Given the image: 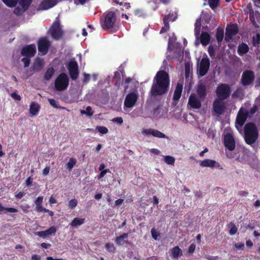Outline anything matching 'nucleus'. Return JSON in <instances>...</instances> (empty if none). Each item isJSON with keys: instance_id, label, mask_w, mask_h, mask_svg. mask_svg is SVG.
<instances>
[{"instance_id": "nucleus-1", "label": "nucleus", "mask_w": 260, "mask_h": 260, "mask_svg": "<svg viewBox=\"0 0 260 260\" xmlns=\"http://www.w3.org/2000/svg\"><path fill=\"white\" fill-rule=\"evenodd\" d=\"M170 83L169 74L163 70L159 71L153 78L149 95L155 98L165 94L169 89Z\"/></svg>"}, {"instance_id": "nucleus-2", "label": "nucleus", "mask_w": 260, "mask_h": 260, "mask_svg": "<svg viewBox=\"0 0 260 260\" xmlns=\"http://www.w3.org/2000/svg\"><path fill=\"white\" fill-rule=\"evenodd\" d=\"M244 138L246 144L252 145L257 140L258 131L256 124L253 122L246 123L244 127Z\"/></svg>"}, {"instance_id": "nucleus-3", "label": "nucleus", "mask_w": 260, "mask_h": 260, "mask_svg": "<svg viewBox=\"0 0 260 260\" xmlns=\"http://www.w3.org/2000/svg\"><path fill=\"white\" fill-rule=\"evenodd\" d=\"M69 83V80L68 75L64 73H60L55 80V88L59 91L64 90L68 88Z\"/></svg>"}, {"instance_id": "nucleus-4", "label": "nucleus", "mask_w": 260, "mask_h": 260, "mask_svg": "<svg viewBox=\"0 0 260 260\" xmlns=\"http://www.w3.org/2000/svg\"><path fill=\"white\" fill-rule=\"evenodd\" d=\"M105 19L101 23L102 28L105 30L113 28L116 21V16L115 12L111 11L105 13Z\"/></svg>"}, {"instance_id": "nucleus-5", "label": "nucleus", "mask_w": 260, "mask_h": 260, "mask_svg": "<svg viewBox=\"0 0 260 260\" xmlns=\"http://www.w3.org/2000/svg\"><path fill=\"white\" fill-rule=\"evenodd\" d=\"M231 93L230 86L225 83H221L218 85L216 89V94L218 99L224 100L228 99Z\"/></svg>"}, {"instance_id": "nucleus-6", "label": "nucleus", "mask_w": 260, "mask_h": 260, "mask_svg": "<svg viewBox=\"0 0 260 260\" xmlns=\"http://www.w3.org/2000/svg\"><path fill=\"white\" fill-rule=\"evenodd\" d=\"M50 32L51 37L56 40H58L61 38L63 36V30H62L58 18H56L55 21L52 24Z\"/></svg>"}, {"instance_id": "nucleus-7", "label": "nucleus", "mask_w": 260, "mask_h": 260, "mask_svg": "<svg viewBox=\"0 0 260 260\" xmlns=\"http://www.w3.org/2000/svg\"><path fill=\"white\" fill-rule=\"evenodd\" d=\"M248 116L247 110L241 108L237 115L235 126L239 132H241L242 127L244 124Z\"/></svg>"}, {"instance_id": "nucleus-8", "label": "nucleus", "mask_w": 260, "mask_h": 260, "mask_svg": "<svg viewBox=\"0 0 260 260\" xmlns=\"http://www.w3.org/2000/svg\"><path fill=\"white\" fill-rule=\"evenodd\" d=\"M51 46L50 41L47 37H41L38 42V49L39 53L41 55H46Z\"/></svg>"}, {"instance_id": "nucleus-9", "label": "nucleus", "mask_w": 260, "mask_h": 260, "mask_svg": "<svg viewBox=\"0 0 260 260\" xmlns=\"http://www.w3.org/2000/svg\"><path fill=\"white\" fill-rule=\"evenodd\" d=\"M255 79L254 72L252 70H245L242 75L241 84L243 86H247L251 85Z\"/></svg>"}, {"instance_id": "nucleus-10", "label": "nucleus", "mask_w": 260, "mask_h": 260, "mask_svg": "<svg viewBox=\"0 0 260 260\" xmlns=\"http://www.w3.org/2000/svg\"><path fill=\"white\" fill-rule=\"evenodd\" d=\"M238 32L239 27L237 24L234 23L228 25L225 28V41L226 43L229 42Z\"/></svg>"}, {"instance_id": "nucleus-11", "label": "nucleus", "mask_w": 260, "mask_h": 260, "mask_svg": "<svg viewBox=\"0 0 260 260\" xmlns=\"http://www.w3.org/2000/svg\"><path fill=\"white\" fill-rule=\"evenodd\" d=\"M223 143L225 149L230 151L235 150L236 148V142L232 133H228L224 135Z\"/></svg>"}, {"instance_id": "nucleus-12", "label": "nucleus", "mask_w": 260, "mask_h": 260, "mask_svg": "<svg viewBox=\"0 0 260 260\" xmlns=\"http://www.w3.org/2000/svg\"><path fill=\"white\" fill-rule=\"evenodd\" d=\"M138 98V94L135 92L128 93L124 99V107L127 108H132L135 106Z\"/></svg>"}, {"instance_id": "nucleus-13", "label": "nucleus", "mask_w": 260, "mask_h": 260, "mask_svg": "<svg viewBox=\"0 0 260 260\" xmlns=\"http://www.w3.org/2000/svg\"><path fill=\"white\" fill-rule=\"evenodd\" d=\"M177 18V14L176 13H170L169 14L165 15L164 17L163 22L164 26L161 28L160 34L167 32L170 29L169 22H173L176 20Z\"/></svg>"}, {"instance_id": "nucleus-14", "label": "nucleus", "mask_w": 260, "mask_h": 260, "mask_svg": "<svg viewBox=\"0 0 260 260\" xmlns=\"http://www.w3.org/2000/svg\"><path fill=\"white\" fill-rule=\"evenodd\" d=\"M68 70L71 78L73 80H76L79 74L78 64L76 60H71L68 64Z\"/></svg>"}, {"instance_id": "nucleus-15", "label": "nucleus", "mask_w": 260, "mask_h": 260, "mask_svg": "<svg viewBox=\"0 0 260 260\" xmlns=\"http://www.w3.org/2000/svg\"><path fill=\"white\" fill-rule=\"evenodd\" d=\"M210 66V59L207 57H203L200 63L198 73L201 77L204 76L208 72Z\"/></svg>"}, {"instance_id": "nucleus-16", "label": "nucleus", "mask_w": 260, "mask_h": 260, "mask_svg": "<svg viewBox=\"0 0 260 260\" xmlns=\"http://www.w3.org/2000/svg\"><path fill=\"white\" fill-rule=\"evenodd\" d=\"M203 100L194 93H191L188 99V104L193 109H199L201 107Z\"/></svg>"}, {"instance_id": "nucleus-17", "label": "nucleus", "mask_w": 260, "mask_h": 260, "mask_svg": "<svg viewBox=\"0 0 260 260\" xmlns=\"http://www.w3.org/2000/svg\"><path fill=\"white\" fill-rule=\"evenodd\" d=\"M36 52V46L34 44L28 45L24 46L21 50V54L23 56L31 57Z\"/></svg>"}, {"instance_id": "nucleus-18", "label": "nucleus", "mask_w": 260, "mask_h": 260, "mask_svg": "<svg viewBox=\"0 0 260 260\" xmlns=\"http://www.w3.org/2000/svg\"><path fill=\"white\" fill-rule=\"evenodd\" d=\"M142 134L144 136H148L151 135L153 137L158 138H168V137L164 133L158 130L152 128L143 129L142 131Z\"/></svg>"}, {"instance_id": "nucleus-19", "label": "nucleus", "mask_w": 260, "mask_h": 260, "mask_svg": "<svg viewBox=\"0 0 260 260\" xmlns=\"http://www.w3.org/2000/svg\"><path fill=\"white\" fill-rule=\"evenodd\" d=\"M200 165L202 167H215L220 169H222L219 162L216 161L214 160H212L210 159H205L203 160H202L200 164Z\"/></svg>"}, {"instance_id": "nucleus-20", "label": "nucleus", "mask_w": 260, "mask_h": 260, "mask_svg": "<svg viewBox=\"0 0 260 260\" xmlns=\"http://www.w3.org/2000/svg\"><path fill=\"white\" fill-rule=\"evenodd\" d=\"M197 96L201 99H204L207 95V88L205 84L202 82H199L197 86Z\"/></svg>"}, {"instance_id": "nucleus-21", "label": "nucleus", "mask_w": 260, "mask_h": 260, "mask_svg": "<svg viewBox=\"0 0 260 260\" xmlns=\"http://www.w3.org/2000/svg\"><path fill=\"white\" fill-rule=\"evenodd\" d=\"M221 101L220 100H215L213 103L214 111L219 115L222 114L225 109V106Z\"/></svg>"}, {"instance_id": "nucleus-22", "label": "nucleus", "mask_w": 260, "mask_h": 260, "mask_svg": "<svg viewBox=\"0 0 260 260\" xmlns=\"http://www.w3.org/2000/svg\"><path fill=\"white\" fill-rule=\"evenodd\" d=\"M56 231V228L55 226H52L46 230L37 232L36 235L39 236L40 237L45 238L47 236H49L51 235L52 234H55Z\"/></svg>"}, {"instance_id": "nucleus-23", "label": "nucleus", "mask_w": 260, "mask_h": 260, "mask_svg": "<svg viewBox=\"0 0 260 260\" xmlns=\"http://www.w3.org/2000/svg\"><path fill=\"white\" fill-rule=\"evenodd\" d=\"M56 3L53 0H44L39 5V9L42 10H46L53 7Z\"/></svg>"}, {"instance_id": "nucleus-24", "label": "nucleus", "mask_w": 260, "mask_h": 260, "mask_svg": "<svg viewBox=\"0 0 260 260\" xmlns=\"http://www.w3.org/2000/svg\"><path fill=\"white\" fill-rule=\"evenodd\" d=\"M249 48L245 43H240L238 46L237 52L238 54L242 56L249 52Z\"/></svg>"}, {"instance_id": "nucleus-25", "label": "nucleus", "mask_w": 260, "mask_h": 260, "mask_svg": "<svg viewBox=\"0 0 260 260\" xmlns=\"http://www.w3.org/2000/svg\"><path fill=\"white\" fill-rule=\"evenodd\" d=\"M183 90V86L180 83H177L173 95V100L174 101H178L181 95Z\"/></svg>"}, {"instance_id": "nucleus-26", "label": "nucleus", "mask_w": 260, "mask_h": 260, "mask_svg": "<svg viewBox=\"0 0 260 260\" xmlns=\"http://www.w3.org/2000/svg\"><path fill=\"white\" fill-rule=\"evenodd\" d=\"M211 37L208 32H202L200 36V42L203 46H207L210 42Z\"/></svg>"}, {"instance_id": "nucleus-27", "label": "nucleus", "mask_w": 260, "mask_h": 260, "mask_svg": "<svg viewBox=\"0 0 260 260\" xmlns=\"http://www.w3.org/2000/svg\"><path fill=\"white\" fill-rule=\"evenodd\" d=\"M43 200V197L40 196L37 198L35 202L36 204L35 210L38 213L42 212V210L45 208L42 206Z\"/></svg>"}, {"instance_id": "nucleus-28", "label": "nucleus", "mask_w": 260, "mask_h": 260, "mask_svg": "<svg viewBox=\"0 0 260 260\" xmlns=\"http://www.w3.org/2000/svg\"><path fill=\"white\" fill-rule=\"evenodd\" d=\"M44 66V61L41 58H38L34 62L32 69L35 72H39L42 70Z\"/></svg>"}, {"instance_id": "nucleus-29", "label": "nucleus", "mask_w": 260, "mask_h": 260, "mask_svg": "<svg viewBox=\"0 0 260 260\" xmlns=\"http://www.w3.org/2000/svg\"><path fill=\"white\" fill-rule=\"evenodd\" d=\"M128 234L124 233L119 236L116 237L115 239V243L119 246H122L123 245L124 241V240L128 238ZM126 243H128L127 241H125Z\"/></svg>"}, {"instance_id": "nucleus-30", "label": "nucleus", "mask_w": 260, "mask_h": 260, "mask_svg": "<svg viewBox=\"0 0 260 260\" xmlns=\"http://www.w3.org/2000/svg\"><path fill=\"white\" fill-rule=\"evenodd\" d=\"M40 106L36 102H32L29 108V113L32 115H37L40 110Z\"/></svg>"}, {"instance_id": "nucleus-31", "label": "nucleus", "mask_w": 260, "mask_h": 260, "mask_svg": "<svg viewBox=\"0 0 260 260\" xmlns=\"http://www.w3.org/2000/svg\"><path fill=\"white\" fill-rule=\"evenodd\" d=\"M85 218L76 217L70 222V225L73 228H77L85 222Z\"/></svg>"}, {"instance_id": "nucleus-32", "label": "nucleus", "mask_w": 260, "mask_h": 260, "mask_svg": "<svg viewBox=\"0 0 260 260\" xmlns=\"http://www.w3.org/2000/svg\"><path fill=\"white\" fill-rule=\"evenodd\" d=\"M224 37V31L222 28L218 27L216 32V38L219 44H220Z\"/></svg>"}, {"instance_id": "nucleus-33", "label": "nucleus", "mask_w": 260, "mask_h": 260, "mask_svg": "<svg viewBox=\"0 0 260 260\" xmlns=\"http://www.w3.org/2000/svg\"><path fill=\"white\" fill-rule=\"evenodd\" d=\"M172 253L174 258H178L182 255V251L179 246H176L172 249Z\"/></svg>"}, {"instance_id": "nucleus-34", "label": "nucleus", "mask_w": 260, "mask_h": 260, "mask_svg": "<svg viewBox=\"0 0 260 260\" xmlns=\"http://www.w3.org/2000/svg\"><path fill=\"white\" fill-rule=\"evenodd\" d=\"M55 70L53 68H49L46 70L44 78L45 80H49L54 74Z\"/></svg>"}, {"instance_id": "nucleus-35", "label": "nucleus", "mask_w": 260, "mask_h": 260, "mask_svg": "<svg viewBox=\"0 0 260 260\" xmlns=\"http://www.w3.org/2000/svg\"><path fill=\"white\" fill-rule=\"evenodd\" d=\"M113 3L122 6L123 8H121L122 11L128 9L131 7L130 4L129 3L124 2V1H120V0H113Z\"/></svg>"}, {"instance_id": "nucleus-36", "label": "nucleus", "mask_w": 260, "mask_h": 260, "mask_svg": "<svg viewBox=\"0 0 260 260\" xmlns=\"http://www.w3.org/2000/svg\"><path fill=\"white\" fill-rule=\"evenodd\" d=\"M244 94V90L241 87H239L237 88L234 92L232 94V97L234 98H242Z\"/></svg>"}, {"instance_id": "nucleus-37", "label": "nucleus", "mask_w": 260, "mask_h": 260, "mask_svg": "<svg viewBox=\"0 0 260 260\" xmlns=\"http://www.w3.org/2000/svg\"><path fill=\"white\" fill-rule=\"evenodd\" d=\"M77 160L75 158L72 157L70 159L69 161L66 165V169L69 171H71L74 166L76 165Z\"/></svg>"}, {"instance_id": "nucleus-38", "label": "nucleus", "mask_w": 260, "mask_h": 260, "mask_svg": "<svg viewBox=\"0 0 260 260\" xmlns=\"http://www.w3.org/2000/svg\"><path fill=\"white\" fill-rule=\"evenodd\" d=\"M32 2V0H20L19 5L24 8V10H27Z\"/></svg>"}, {"instance_id": "nucleus-39", "label": "nucleus", "mask_w": 260, "mask_h": 260, "mask_svg": "<svg viewBox=\"0 0 260 260\" xmlns=\"http://www.w3.org/2000/svg\"><path fill=\"white\" fill-rule=\"evenodd\" d=\"M164 161L168 165H174L175 159L174 157L170 155L164 156Z\"/></svg>"}, {"instance_id": "nucleus-40", "label": "nucleus", "mask_w": 260, "mask_h": 260, "mask_svg": "<svg viewBox=\"0 0 260 260\" xmlns=\"http://www.w3.org/2000/svg\"><path fill=\"white\" fill-rule=\"evenodd\" d=\"M0 211H7L11 213H16L18 212V210L17 209H15L14 208H7L4 207L2 204L0 203Z\"/></svg>"}, {"instance_id": "nucleus-41", "label": "nucleus", "mask_w": 260, "mask_h": 260, "mask_svg": "<svg viewBox=\"0 0 260 260\" xmlns=\"http://www.w3.org/2000/svg\"><path fill=\"white\" fill-rule=\"evenodd\" d=\"M229 226L231 228L229 231V234L231 235H235L237 233L238 230V228H237L236 225L234 224V223L231 222L229 224Z\"/></svg>"}, {"instance_id": "nucleus-42", "label": "nucleus", "mask_w": 260, "mask_h": 260, "mask_svg": "<svg viewBox=\"0 0 260 260\" xmlns=\"http://www.w3.org/2000/svg\"><path fill=\"white\" fill-rule=\"evenodd\" d=\"M18 0H2L3 3L9 7H15Z\"/></svg>"}, {"instance_id": "nucleus-43", "label": "nucleus", "mask_w": 260, "mask_h": 260, "mask_svg": "<svg viewBox=\"0 0 260 260\" xmlns=\"http://www.w3.org/2000/svg\"><path fill=\"white\" fill-rule=\"evenodd\" d=\"M49 103L50 105L53 107V108L55 109H64V107H60L58 106L57 102L53 99H48Z\"/></svg>"}, {"instance_id": "nucleus-44", "label": "nucleus", "mask_w": 260, "mask_h": 260, "mask_svg": "<svg viewBox=\"0 0 260 260\" xmlns=\"http://www.w3.org/2000/svg\"><path fill=\"white\" fill-rule=\"evenodd\" d=\"M219 0H208V3L210 7L212 9L214 10L218 6V3Z\"/></svg>"}, {"instance_id": "nucleus-45", "label": "nucleus", "mask_w": 260, "mask_h": 260, "mask_svg": "<svg viewBox=\"0 0 260 260\" xmlns=\"http://www.w3.org/2000/svg\"><path fill=\"white\" fill-rule=\"evenodd\" d=\"M81 113L82 114H85L87 116H91L93 115V112L92 111V108L90 106H88L86 107V110L84 111V110H81Z\"/></svg>"}, {"instance_id": "nucleus-46", "label": "nucleus", "mask_w": 260, "mask_h": 260, "mask_svg": "<svg viewBox=\"0 0 260 260\" xmlns=\"http://www.w3.org/2000/svg\"><path fill=\"white\" fill-rule=\"evenodd\" d=\"M260 44V34H257L256 35V38L253 37L252 45L254 47H257Z\"/></svg>"}, {"instance_id": "nucleus-47", "label": "nucleus", "mask_w": 260, "mask_h": 260, "mask_svg": "<svg viewBox=\"0 0 260 260\" xmlns=\"http://www.w3.org/2000/svg\"><path fill=\"white\" fill-rule=\"evenodd\" d=\"M78 204V201L76 199H74L71 200L68 204L69 208L71 209L75 208Z\"/></svg>"}, {"instance_id": "nucleus-48", "label": "nucleus", "mask_w": 260, "mask_h": 260, "mask_svg": "<svg viewBox=\"0 0 260 260\" xmlns=\"http://www.w3.org/2000/svg\"><path fill=\"white\" fill-rule=\"evenodd\" d=\"M96 129L98 131L99 133L103 135L106 134L108 132V128L105 126H96Z\"/></svg>"}, {"instance_id": "nucleus-49", "label": "nucleus", "mask_w": 260, "mask_h": 260, "mask_svg": "<svg viewBox=\"0 0 260 260\" xmlns=\"http://www.w3.org/2000/svg\"><path fill=\"white\" fill-rule=\"evenodd\" d=\"M26 11V10H24V8H23L22 7H21V8L17 7L15 8L14 13L16 15L19 16V15H21L23 13H24Z\"/></svg>"}, {"instance_id": "nucleus-50", "label": "nucleus", "mask_w": 260, "mask_h": 260, "mask_svg": "<svg viewBox=\"0 0 260 260\" xmlns=\"http://www.w3.org/2000/svg\"><path fill=\"white\" fill-rule=\"evenodd\" d=\"M22 62L24 63V67L25 68L28 67L30 64V59L29 57H24L21 59Z\"/></svg>"}, {"instance_id": "nucleus-51", "label": "nucleus", "mask_w": 260, "mask_h": 260, "mask_svg": "<svg viewBox=\"0 0 260 260\" xmlns=\"http://www.w3.org/2000/svg\"><path fill=\"white\" fill-rule=\"evenodd\" d=\"M11 96L12 99L16 101H20L21 98V96L17 93V91H15L11 93Z\"/></svg>"}, {"instance_id": "nucleus-52", "label": "nucleus", "mask_w": 260, "mask_h": 260, "mask_svg": "<svg viewBox=\"0 0 260 260\" xmlns=\"http://www.w3.org/2000/svg\"><path fill=\"white\" fill-rule=\"evenodd\" d=\"M151 233L152 238L155 240H157V237L159 236V234L157 233V232L155 231V230L154 228L151 229Z\"/></svg>"}, {"instance_id": "nucleus-53", "label": "nucleus", "mask_w": 260, "mask_h": 260, "mask_svg": "<svg viewBox=\"0 0 260 260\" xmlns=\"http://www.w3.org/2000/svg\"><path fill=\"white\" fill-rule=\"evenodd\" d=\"M112 121L113 122H117L120 124H122L123 122V119L122 117H115L114 118H113Z\"/></svg>"}, {"instance_id": "nucleus-54", "label": "nucleus", "mask_w": 260, "mask_h": 260, "mask_svg": "<svg viewBox=\"0 0 260 260\" xmlns=\"http://www.w3.org/2000/svg\"><path fill=\"white\" fill-rule=\"evenodd\" d=\"M83 83H87L89 81L90 75L85 73H83Z\"/></svg>"}, {"instance_id": "nucleus-55", "label": "nucleus", "mask_w": 260, "mask_h": 260, "mask_svg": "<svg viewBox=\"0 0 260 260\" xmlns=\"http://www.w3.org/2000/svg\"><path fill=\"white\" fill-rule=\"evenodd\" d=\"M101 173L99 175V178H103L105 176V175L108 172H110V170L109 169H105L103 171H101Z\"/></svg>"}, {"instance_id": "nucleus-56", "label": "nucleus", "mask_w": 260, "mask_h": 260, "mask_svg": "<svg viewBox=\"0 0 260 260\" xmlns=\"http://www.w3.org/2000/svg\"><path fill=\"white\" fill-rule=\"evenodd\" d=\"M195 249H196V245L193 243L191 244L188 248V253H193L195 250Z\"/></svg>"}, {"instance_id": "nucleus-57", "label": "nucleus", "mask_w": 260, "mask_h": 260, "mask_svg": "<svg viewBox=\"0 0 260 260\" xmlns=\"http://www.w3.org/2000/svg\"><path fill=\"white\" fill-rule=\"evenodd\" d=\"M235 248L238 250L242 249L244 247V244L243 243H238L235 244Z\"/></svg>"}, {"instance_id": "nucleus-58", "label": "nucleus", "mask_w": 260, "mask_h": 260, "mask_svg": "<svg viewBox=\"0 0 260 260\" xmlns=\"http://www.w3.org/2000/svg\"><path fill=\"white\" fill-rule=\"evenodd\" d=\"M33 179L31 177H29L26 180L25 183L27 186L29 187L31 185Z\"/></svg>"}, {"instance_id": "nucleus-59", "label": "nucleus", "mask_w": 260, "mask_h": 260, "mask_svg": "<svg viewBox=\"0 0 260 260\" xmlns=\"http://www.w3.org/2000/svg\"><path fill=\"white\" fill-rule=\"evenodd\" d=\"M25 194V193L23 191H20L18 192V193L16 194L15 195V198H16L18 199H21L24 195Z\"/></svg>"}, {"instance_id": "nucleus-60", "label": "nucleus", "mask_w": 260, "mask_h": 260, "mask_svg": "<svg viewBox=\"0 0 260 260\" xmlns=\"http://www.w3.org/2000/svg\"><path fill=\"white\" fill-rule=\"evenodd\" d=\"M208 53L211 57L215 55L214 48L211 46H209L208 48Z\"/></svg>"}, {"instance_id": "nucleus-61", "label": "nucleus", "mask_w": 260, "mask_h": 260, "mask_svg": "<svg viewBox=\"0 0 260 260\" xmlns=\"http://www.w3.org/2000/svg\"><path fill=\"white\" fill-rule=\"evenodd\" d=\"M149 151L150 152L156 155H159L160 153V150L155 148L151 149Z\"/></svg>"}, {"instance_id": "nucleus-62", "label": "nucleus", "mask_w": 260, "mask_h": 260, "mask_svg": "<svg viewBox=\"0 0 260 260\" xmlns=\"http://www.w3.org/2000/svg\"><path fill=\"white\" fill-rule=\"evenodd\" d=\"M123 201H124L123 199H119L115 201V205L117 206H119L123 203Z\"/></svg>"}, {"instance_id": "nucleus-63", "label": "nucleus", "mask_w": 260, "mask_h": 260, "mask_svg": "<svg viewBox=\"0 0 260 260\" xmlns=\"http://www.w3.org/2000/svg\"><path fill=\"white\" fill-rule=\"evenodd\" d=\"M50 171V168L49 167H45L43 170V174L45 176L49 174Z\"/></svg>"}, {"instance_id": "nucleus-64", "label": "nucleus", "mask_w": 260, "mask_h": 260, "mask_svg": "<svg viewBox=\"0 0 260 260\" xmlns=\"http://www.w3.org/2000/svg\"><path fill=\"white\" fill-rule=\"evenodd\" d=\"M31 260H41V256L38 254H34L31 256Z\"/></svg>"}]
</instances>
